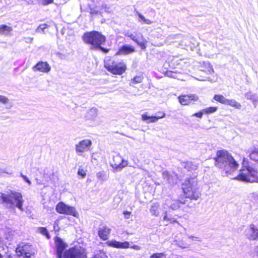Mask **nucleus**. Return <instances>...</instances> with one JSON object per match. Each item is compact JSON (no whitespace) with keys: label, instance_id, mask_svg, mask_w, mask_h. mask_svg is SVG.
<instances>
[{"label":"nucleus","instance_id":"nucleus-1","mask_svg":"<svg viewBox=\"0 0 258 258\" xmlns=\"http://www.w3.org/2000/svg\"><path fill=\"white\" fill-rule=\"evenodd\" d=\"M213 160L215 166L223 175L231 174L236 170L239 166L238 163L232 155L225 150L217 151Z\"/></svg>","mask_w":258,"mask_h":258},{"label":"nucleus","instance_id":"nucleus-2","mask_svg":"<svg viewBox=\"0 0 258 258\" xmlns=\"http://www.w3.org/2000/svg\"><path fill=\"white\" fill-rule=\"evenodd\" d=\"M82 40L85 43L90 46L91 49L95 50L100 45L106 42V38L101 32L93 30L84 33Z\"/></svg>","mask_w":258,"mask_h":258},{"label":"nucleus","instance_id":"nucleus-3","mask_svg":"<svg viewBox=\"0 0 258 258\" xmlns=\"http://www.w3.org/2000/svg\"><path fill=\"white\" fill-rule=\"evenodd\" d=\"M197 182L194 178H187L182 184V189L185 198L197 201L201 196V193L197 187Z\"/></svg>","mask_w":258,"mask_h":258},{"label":"nucleus","instance_id":"nucleus-4","mask_svg":"<svg viewBox=\"0 0 258 258\" xmlns=\"http://www.w3.org/2000/svg\"><path fill=\"white\" fill-rule=\"evenodd\" d=\"M2 202L3 203L15 205L20 210H23L24 200L22 195L19 192L10 190L8 194H2L1 196Z\"/></svg>","mask_w":258,"mask_h":258},{"label":"nucleus","instance_id":"nucleus-5","mask_svg":"<svg viewBox=\"0 0 258 258\" xmlns=\"http://www.w3.org/2000/svg\"><path fill=\"white\" fill-rule=\"evenodd\" d=\"M16 252L19 258H32L35 253L32 245L26 242L20 243L17 245Z\"/></svg>","mask_w":258,"mask_h":258},{"label":"nucleus","instance_id":"nucleus-6","mask_svg":"<svg viewBox=\"0 0 258 258\" xmlns=\"http://www.w3.org/2000/svg\"><path fill=\"white\" fill-rule=\"evenodd\" d=\"M104 67L110 73L115 75H121L127 70L126 65L123 62H116L114 61L106 62Z\"/></svg>","mask_w":258,"mask_h":258},{"label":"nucleus","instance_id":"nucleus-7","mask_svg":"<svg viewBox=\"0 0 258 258\" xmlns=\"http://www.w3.org/2000/svg\"><path fill=\"white\" fill-rule=\"evenodd\" d=\"M63 258H87L86 250L81 246L75 245L65 250Z\"/></svg>","mask_w":258,"mask_h":258},{"label":"nucleus","instance_id":"nucleus-8","mask_svg":"<svg viewBox=\"0 0 258 258\" xmlns=\"http://www.w3.org/2000/svg\"><path fill=\"white\" fill-rule=\"evenodd\" d=\"M55 210L60 214L71 215L75 217H77L79 215L74 207L67 205L63 202H59L57 204Z\"/></svg>","mask_w":258,"mask_h":258},{"label":"nucleus","instance_id":"nucleus-9","mask_svg":"<svg viewBox=\"0 0 258 258\" xmlns=\"http://www.w3.org/2000/svg\"><path fill=\"white\" fill-rule=\"evenodd\" d=\"M127 165V161L124 160L119 155L113 156L111 166L115 171L121 170Z\"/></svg>","mask_w":258,"mask_h":258},{"label":"nucleus","instance_id":"nucleus-10","mask_svg":"<svg viewBox=\"0 0 258 258\" xmlns=\"http://www.w3.org/2000/svg\"><path fill=\"white\" fill-rule=\"evenodd\" d=\"M55 245L56 247V254L57 258H62L63 256L64 250L67 246V244L64 242L63 240L58 236H55L54 238Z\"/></svg>","mask_w":258,"mask_h":258},{"label":"nucleus","instance_id":"nucleus-11","mask_svg":"<svg viewBox=\"0 0 258 258\" xmlns=\"http://www.w3.org/2000/svg\"><path fill=\"white\" fill-rule=\"evenodd\" d=\"M92 141L89 139L83 140L75 145L76 152L79 155L89 151L92 145Z\"/></svg>","mask_w":258,"mask_h":258},{"label":"nucleus","instance_id":"nucleus-12","mask_svg":"<svg viewBox=\"0 0 258 258\" xmlns=\"http://www.w3.org/2000/svg\"><path fill=\"white\" fill-rule=\"evenodd\" d=\"M179 103L182 105H188L199 99V97L196 94L180 95L178 97Z\"/></svg>","mask_w":258,"mask_h":258},{"label":"nucleus","instance_id":"nucleus-13","mask_svg":"<svg viewBox=\"0 0 258 258\" xmlns=\"http://www.w3.org/2000/svg\"><path fill=\"white\" fill-rule=\"evenodd\" d=\"M33 70L35 72H40L43 73H48L51 70V67L46 61H38L33 67Z\"/></svg>","mask_w":258,"mask_h":258},{"label":"nucleus","instance_id":"nucleus-14","mask_svg":"<svg viewBox=\"0 0 258 258\" xmlns=\"http://www.w3.org/2000/svg\"><path fill=\"white\" fill-rule=\"evenodd\" d=\"M108 246L118 249H127L130 247V243L128 241L120 242L116 240H112L106 242Z\"/></svg>","mask_w":258,"mask_h":258},{"label":"nucleus","instance_id":"nucleus-15","mask_svg":"<svg viewBox=\"0 0 258 258\" xmlns=\"http://www.w3.org/2000/svg\"><path fill=\"white\" fill-rule=\"evenodd\" d=\"M111 229L106 225L99 227L98 230V235L99 238L103 240H107L110 234Z\"/></svg>","mask_w":258,"mask_h":258},{"label":"nucleus","instance_id":"nucleus-16","mask_svg":"<svg viewBox=\"0 0 258 258\" xmlns=\"http://www.w3.org/2000/svg\"><path fill=\"white\" fill-rule=\"evenodd\" d=\"M135 51V48L132 45H123L120 47L117 52L115 53V55H127L132 53Z\"/></svg>","mask_w":258,"mask_h":258},{"label":"nucleus","instance_id":"nucleus-17","mask_svg":"<svg viewBox=\"0 0 258 258\" xmlns=\"http://www.w3.org/2000/svg\"><path fill=\"white\" fill-rule=\"evenodd\" d=\"M141 118L143 121H146L148 123H153L157 121L159 119L164 118V114L162 113L161 115L149 116L146 112L142 114Z\"/></svg>","mask_w":258,"mask_h":258},{"label":"nucleus","instance_id":"nucleus-18","mask_svg":"<svg viewBox=\"0 0 258 258\" xmlns=\"http://www.w3.org/2000/svg\"><path fill=\"white\" fill-rule=\"evenodd\" d=\"M185 205L186 200L181 198V200L177 199L173 201V203L170 205L169 208L176 211L181 208H184Z\"/></svg>","mask_w":258,"mask_h":258},{"label":"nucleus","instance_id":"nucleus-19","mask_svg":"<svg viewBox=\"0 0 258 258\" xmlns=\"http://www.w3.org/2000/svg\"><path fill=\"white\" fill-rule=\"evenodd\" d=\"M163 220L167 222L168 224L177 223L176 219L174 217L170 212L166 211L164 213Z\"/></svg>","mask_w":258,"mask_h":258},{"label":"nucleus","instance_id":"nucleus-20","mask_svg":"<svg viewBox=\"0 0 258 258\" xmlns=\"http://www.w3.org/2000/svg\"><path fill=\"white\" fill-rule=\"evenodd\" d=\"M13 31L12 27L8 26L5 24L0 25V34L8 35H10L11 32Z\"/></svg>","mask_w":258,"mask_h":258},{"label":"nucleus","instance_id":"nucleus-21","mask_svg":"<svg viewBox=\"0 0 258 258\" xmlns=\"http://www.w3.org/2000/svg\"><path fill=\"white\" fill-rule=\"evenodd\" d=\"M143 80L144 77L143 75H137L131 80L130 84L131 86H133L136 84L141 83Z\"/></svg>","mask_w":258,"mask_h":258},{"label":"nucleus","instance_id":"nucleus-22","mask_svg":"<svg viewBox=\"0 0 258 258\" xmlns=\"http://www.w3.org/2000/svg\"><path fill=\"white\" fill-rule=\"evenodd\" d=\"M213 99L217 102L224 105H226L228 99L226 98L222 94H215Z\"/></svg>","mask_w":258,"mask_h":258},{"label":"nucleus","instance_id":"nucleus-23","mask_svg":"<svg viewBox=\"0 0 258 258\" xmlns=\"http://www.w3.org/2000/svg\"><path fill=\"white\" fill-rule=\"evenodd\" d=\"M226 105H229L237 109H240L241 108V104L233 99H228Z\"/></svg>","mask_w":258,"mask_h":258},{"label":"nucleus","instance_id":"nucleus-24","mask_svg":"<svg viewBox=\"0 0 258 258\" xmlns=\"http://www.w3.org/2000/svg\"><path fill=\"white\" fill-rule=\"evenodd\" d=\"M250 229L251 231V233L249 238L253 240L258 238V229L256 228L253 224L250 225Z\"/></svg>","mask_w":258,"mask_h":258},{"label":"nucleus","instance_id":"nucleus-25","mask_svg":"<svg viewBox=\"0 0 258 258\" xmlns=\"http://www.w3.org/2000/svg\"><path fill=\"white\" fill-rule=\"evenodd\" d=\"M184 168L188 171H192L195 170L197 168V166L191 161H186L183 163Z\"/></svg>","mask_w":258,"mask_h":258},{"label":"nucleus","instance_id":"nucleus-26","mask_svg":"<svg viewBox=\"0 0 258 258\" xmlns=\"http://www.w3.org/2000/svg\"><path fill=\"white\" fill-rule=\"evenodd\" d=\"M150 211L153 215L157 217L159 214L158 204H154L152 205L151 206Z\"/></svg>","mask_w":258,"mask_h":258},{"label":"nucleus","instance_id":"nucleus-27","mask_svg":"<svg viewBox=\"0 0 258 258\" xmlns=\"http://www.w3.org/2000/svg\"><path fill=\"white\" fill-rule=\"evenodd\" d=\"M132 39L136 42L142 49L144 50L146 48L147 41L146 40H143L142 41H139L137 39L133 37Z\"/></svg>","mask_w":258,"mask_h":258},{"label":"nucleus","instance_id":"nucleus-28","mask_svg":"<svg viewBox=\"0 0 258 258\" xmlns=\"http://www.w3.org/2000/svg\"><path fill=\"white\" fill-rule=\"evenodd\" d=\"M218 110L216 106H210L204 109V114H209L215 112Z\"/></svg>","mask_w":258,"mask_h":258},{"label":"nucleus","instance_id":"nucleus-29","mask_svg":"<svg viewBox=\"0 0 258 258\" xmlns=\"http://www.w3.org/2000/svg\"><path fill=\"white\" fill-rule=\"evenodd\" d=\"M39 232L42 235H45L48 239L50 238V235L46 227H40L38 228Z\"/></svg>","mask_w":258,"mask_h":258},{"label":"nucleus","instance_id":"nucleus-30","mask_svg":"<svg viewBox=\"0 0 258 258\" xmlns=\"http://www.w3.org/2000/svg\"><path fill=\"white\" fill-rule=\"evenodd\" d=\"M203 71L208 73H211L213 72L212 66L208 62H203Z\"/></svg>","mask_w":258,"mask_h":258},{"label":"nucleus","instance_id":"nucleus-31","mask_svg":"<svg viewBox=\"0 0 258 258\" xmlns=\"http://www.w3.org/2000/svg\"><path fill=\"white\" fill-rule=\"evenodd\" d=\"M49 26L46 24H42L39 25L36 30L37 32L44 33V30L48 28Z\"/></svg>","mask_w":258,"mask_h":258},{"label":"nucleus","instance_id":"nucleus-32","mask_svg":"<svg viewBox=\"0 0 258 258\" xmlns=\"http://www.w3.org/2000/svg\"><path fill=\"white\" fill-rule=\"evenodd\" d=\"M137 15L138 17L144 22L145 24L150 25L153 23L152 21L149 19H146L145 17L143 15H142L141 13L138 12Z\"/></svg>","mask_w":258,"mask_h":258},{"label":"nucleus","instance_id":"nucleus-33","mask_svg":"<svg viewBox=\"0 0 258 258\" xmlns=\"http://www.w3.org/2000/svg\"><path fill=\"white\" fill-rule=\"evenodd\" d=\"M150 258H166V254L164 253H154L152 254Z\"/></svg>","mask_w":258,"mask_h":258},{"label":"nucleus","instance_id":"nucleus-34","mask_svg":"<svg viewBox=\"0 0 258 258\" xmlns=\"http://www.w3.org/2000/svg\"><path fill=\"white\" fill-rule=\"evenodd\" d=\"M77 173L78 175L80 176L82 178H85L86 176V171L81 166L79 168Z\"/></svg>","mask_w":258,"mask_h":258},{"label":"nucleus","instance_id":"nucleus-35","mask_svg":"<svg viewBox=\"0 0 258 258\" xmlns=\"http://www.w3.org/2000/svg\"><path fill=\"white\" fill-rule=\"evenodd\" d=\"M175 74H176L175 72H174L173 71H170V70H166L164 72L165 75H166V76H167L168 77H171V78L174 77V75Z\"/></svg>","mask_w":258,"mask_h":258},{"label":"nucleus","instance_id":"nucleus-36","mask_svg":"<svg viewBox=\"0 0 258 258\" xmlns=\"http://www.w3.org/2000/svg\"><path fill=\"white\" fill-rule=\"evenodd\" d=\"M8 102L9 99L7 97L3 95H0V102L5 104L8 103Z\"/></svg>","mask_w":258,"mask_h":258},{"label":"nucleus","instance_id":"nucleus-37","mask_svg":"<svg viewBox=\"0 0 258 258\" xmlns=\"http://www.w3.org/2000/svg\"><path fill=\"white\" fill-rule=\"evenodd\" d=\"M95 50H100L104 53H108L110 50L109 48L102 47V45H100L99 46H98Z\"/></svg>","mask_w":258,"mask_h":258},{"label":"nucleus","instance_id":"nucleus-38","mask_svg":"<svg viewBox=\"0 0 258 258\" xmlns=\"http://www.w3.org/2000/svg\"><path fill=\"white\" fill-rule=\"evenodd\" d=\"M204 113V109H203L202 110H201L198 112L194 113L192 115L201 118L202 117Z\"/></svg>","mask_w":258,"mask_h":258},{"label":"nucleus","instance_id":"nucleus-39","mask_svg":"<svg viewBox=\"0 0 258 258\" xmlns=\"http://www.w3.org/2000/svg\"><path fill=\"white\" fill-rule=\"evenodd\" d=\"M53 2V0H43V4L44 5H48L52 4Z\"/></svg>","mask_w":258,"mask_h":258},{"label":"nucleus","instance_id":"nucleus-40","mask_svg":"<svg viewBox=\"0 0 258 258\" xmlns=\"http://www.w3.org/2000/svg\"><path fill=\"white\" fill-rule=\"evenodd\" d=\"M130 247L136 250H139L140 249V247L137 245H134L131 246H130Z\"/></svg>","mask_w":258,"mask_h":258},{"label":"nucleus","instance_id":"nucleus-41","mask_svg":"<svg viewBox=\"0 0 258 258\" xmlns=\"http://www.w3.org/2000/svg\"><path fill=\"white\" fill-rule=\"evenodd\" d=\"M23 178L29 184H31V181H30V180L25 176V175H22V176Z\"/></svg>","mask_w":258,"mask_h":258},{"label":"nucleus","instance_id":"nucleus-42","mask_svg":"<svg viewBox=\"0 0 258 258\" xmlns=\"http://www.w3.org/2000/svg\"><path fill=\"white\" fill-rule=\"evenodd\" d=\"M123 214L125 216H126V215H130L131 214V212H130V211H124L123 212Z\"/></svg>","mask_w":258,"mask_h":258},{"label":"nucleus","instance_id":"nucleus-43","mask_svg":"<svg viewBox=\"0 0 258 258\" xmlns=\"http://www.w3.org/2000/svg\"><path fill=\"white\" fill-rule=\"evenodd\" d=\"M163 113L164 114V117H165V113L164 112H163V111H159L157 113V115H162V114Z\"/></svg>","mask_w":258,"mask_h":258},{"label":"nucleus","instance_id":"nucleus-44","mask_svg":"<svg viewBox=\"0 0 258 258\" xmlns=\"http://www.w3.org/2000/svg\"><path fill=\"white\" fill-rule=\"evenodd\" d=\"M164 175H166L167 177H169V173L168 172H165L164 173Z\"/></svg>","mask_w":258,"mask_h":258},{"label":"nucleus","instance_id":"nucleus-45","mask_svg":"<svg viewBox=\"0 0 258 258\" xmlns=\"http://www.w3.org/2000/svg\"><path fill=\"white\" fill-rule=\"evenodd\" d=\"M7 258H16L15 256H13L11 255H9Z\"/></svg>","mask_w":258,"mask_h":258},{"label":"nucleus","instance_id":"nucleus-46","mask_svg":"<svg viewBox=\"0 0 258 258\" xmlns=\"http://www.w3.org/2000/svg\"><path fill=\"white\" fill-rule=\"evenodd\" d=\"M168 63H169V62H167V61H166V62H165V63L164 64V66H166V64H168Z\"/></svg>","mask_w":258,"mask_h":258},{"label":"nucleus","instance_id":"nucleus-47","mask_svg":"<svg viewBox=\"0 0 258 258\" xmlns=\"http://www.w3.org/2000/svg\"><path fill=\"white\" fill-rule=\"evenodd\" d=\"M0 258H3V256L1 253H0Z\"/></svg>","mask_w":258,"mask_h":258}]
</instances>
